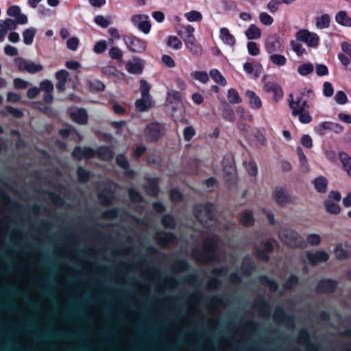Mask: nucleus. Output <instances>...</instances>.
<instances>
[{"label": "nucleus", "mask_w": 351, "mask_h": 351, "mask_svg": "<svg viewBox=\"0 0 351 351\" xmlns=\"http://www.w3.org/2000/svg\"><path fill=\"white\" fill-rule=\"evenodd\" d=\"M220 237L215 234L207 237L203 243V251H195V258L200 263H218L219 256L217 254Z\"/></svg>", "instance_id": "nucleus-1"}, {"label": "nucleus", "mask_w": 351, "mask_h": 351, "mask_svg": "<svg viewBox=\"0 0 351 351\" xmlns=\"http://www.w3.org/2000/svg\"><path fill=\"white\" fill-rule=\"evenodd\" d=\"M213 210L214 205L209 202L197 205L194 208L195 218L208 230H211L217 225Z\"/></svg>", "instance_id": "nucleus-2"}, {"label": "nucleus", "mask_w": 351, "mask_h": 351, "mask_svg": "<svg viewBox=\"0 0 351 351\" xmlns=\"http://www.w3.org/2000/svg\"><path fill=\"white\" fill-rule=\"evenodd\" d=\"M289 106L291 109L292 115L298 116L299 120L302 123L307 124L312 121V117L308 112V106L305 100L302 97H297L293 100V95H289Z\"/></svg>", "instance_id": "nucleus-3"}, {"label": "nucleus", "mask_w": 351, "mask_h": 351, "mask_svg": "<svg viewBox=\"0 0 351 351\" xmlns=\"http://www.w3.org/2000/svg\"><path fill=\"white\" fill-rule=\"evenodd\" d=\"M194 28L188 25L183 27V29L178 31V34L182 38L186 47L194 56H200L202 53L201 45L196 40L194 35Z\"/></svg>", "instance_id": "nucleus-4"}, {"label": "nucleus", "mask_w": 351, "mask_h": 351, "mask_svg": "<svg viewBox=\"0 0 351 351\" xmlns=\"http://www.w3.org/2000/svg\"><path fill=\"white\" fill-rule=\"evenodd\" d=\"M165 126L158 122H152L145 127L143 136L146 141L154 142L160 138L164 134Z\"/></svg>", "instance_id": "nucleus-5"}, {"label": "nucleus", "mask_w": 351, "mask_h": 351, "mask_svg": "<svg viewBox=\"0 0 351 351\" xmlns=\"http://www.w3.org/2000/svg\"><path fill=\"white\" fill-rule=\"evenodd\" d=\"M14 62L19 71L30 74L36 73L43 69L42 64H36L31 60L21 57L16 58L14 60Z\"/></svg>", "instance_id": "nucleus-6"}, {"label": "nucleus", "mask_w": 351, "mask_h": 351, "mask_svg": "<svg viewBox=\"0 0 351 351\" xmlns=\"http://www.w3.org/2000/svg\"><path fill=\"white\" fill-rule=\"evenodd\" d=\"M295 39L298 41L305 43L308 47L311 48L317 47L319 42V37L317 34L311 32L306 29H302L297 32L295 34Z\"/></svg>", "instance_id": "nucleus-7"}, {"label": "nucleus", "mask_w": 351, "mask_h": 351, "mask_svg": "<svg viewBox=\"0 0 351 351\" xmlns=\"http://www.w3.org/2000/svg\"><path fill=\"white\" fill-rule=\"evenodd\" d=\"M274 320L279 324H285L287 328L295 327V317L292 314H287L282 307L277 306L273 313Z\"/></svg>", "instance_id": "nucleus-8"}, {"label": "nucleus", "mask_w": 351, "mask_h": 351, "mask_svg": "<svg viewBox=\"0 0 351 351\" xmlns=\"http://www.w3.org/2000/svg\"><path fill=\"white\" fill-rule=\"evenodd\" d=\"M279 234L281 240L291 247L298 246L301 241L298 232L291 229L282 230Z\"/></svg>", "instance_id": "nucleus-9"}, {"label": "nucleus", "mask_w": 351, "mask_h": 351, "mask_svg": "<svg viewBox=\"0 0 351 351\" xmlns=\"http://www.w3.org/2000/svg\"><path fill=\"white\" fill-rule=\"evenodd\" d=\"M123 40L128 48L133 52L141 53L146 49L145 43L136 36H125L123 38Z\"/></svg>", "instance_id": "nucleus-10"}, {"label": "nucleus", "mask_w": 351, "mask_h": 351, "mask_svg": "<svg viewBox=\"0 0 351 351\" xmlns=\"http://www.w3.org/2000/svg\"><path fill=\"white\" fill-rule=\"evenodd\" d=\"M95 151L90 147L80 146L75 147L72 152L73 156L78 160L83 158H91L95 156Z\"/></svg>", "instance_id": "nucleus-11"}, {"label": "nucleus", "mask_w": 351, "mask_h": 351, "mask_svg": "<svg viewBox=\"0 0 351 351\" xmlns=\"http://www.w3.org/2000/svg\"><path fill=\"white\" fill-rule=\"evenodd\" d=\"M306 258L310 265L314 266L319 263L326 262L328 258V254L324 251H317L315 252H308L306 253Z\"/></svg>", "instance_id": "nucleus-12"}, {"label": "nucleus", "mask_w": 351, "mask_h": 351, "mask_svg": "<svg viewBox=\"0 0 351 351\" xmlns=\"http://www.w3.org/2000/svg\"><path fill=\"white\" fill-rule=\"evenodd\" d=\"M337 282L332 279H323L318 282L316 291L318 293H332L337 287Z\"/></svg>", "instance_id": "nucleus-13"}, {"label": "nucleus", "mask_w": 351, "mask_h": 351, "mask_svg": "<svg viewBox=\"0 0 351 351\" xmlns=\"http://www.w3.org/2000/svg\"><path fill=\"white\" fill-rule=\"evenodd\" d=\"M158 245L162 247H166L168 245L173 243L176 241V235L172 232H163L157 235Z\"/></svg>", "instance_id": "nucleus-14"}, {"label": "nucleus", "mask_w": 351, "mask_h": 351, "mask_svg": "<svg viewBox=\"0 0 351 351\" xmlns=\"http://www.w3.org/2000/svg\"><path fill=\"white\" fill-rule=\"evenodd\" d=\"M274 247L271 243L267 241L263 245V249L257 247L256 249V256L262 261L267 262L269 259L268 253L273 251Z\"/></svg>", "instance_id": "nucleus-15"}, {"label": "nucleus", "mask_w": 351, "mask_h": 351, "mask_svg": "<svg viewBox=\"0 0 351 351\" xmlns=\"http://www.w3.org/2000/svg\"><path fill=\"white\" fill-rule=\"evenodd\" d=\"M264 90L267 93H272L274 94L273 99L278 101L283 96V92L280 86L273 82H267L264 86Z\"/></svg>", "instance_id": "nucleus-16"}, {"label": "nucleus", "mask_w": 351, "mask_h": 351, "mask_svg": "<svg viewBox=\"0 0 351 351\" xmlns=\"http://www.w3.org/2000/svg\"><path fill=\"white\" fill-rule=\"evenodd\" d=\"M69 76V72L66 70H60L56 73V78L58 83L56 86L58 92H63L65 90V84Z\"/></svg>", "instance_id": "nucleus-17"}, {"label": "nucleus", "mask_w": 351, "mask_h": 351, "mask_svg": "<svg viewBox=\"0 0 351 351\" xmlns=\"http://www.w3.org/2000/svg\"><path fill=\"white\" fill-rule=\"evenodd\" d=\"M71 119L78 124L84 125L87 123L88 114L84 109H77L71 114Z\"/></svg>", "instance_id": "nucleus-18"}, {"label": "nucleus", "mask_w": 351, "mask_h": 351, "mask_svg": "<svg viewBox=\"0 0 351 351\" xmlns=\"http://www.w3.org/2000/svg\"><path fill=\"white\" fill-rule=\"evenodd\" d=\"M275 201L280 205H285L289 202V196L281 187H277L275 189L273 193Z\"/></svg>", "instance_id": "nucleus-19"}, {"label": "nucleus", "mask_w": 351, "mask_h": 351, "mask_svg": "<svg viewBox=\"0 0 351 351\" xmlns=\"http://www.w3.org/2000/svg\"><path fill=\"white\" fill-rule=\"evenodd\" d=\"M335 21L340 25L350 27L351 18L347 14L344 10L339 11L335 15Z\"/></svg>", "instance_id": "nucleus-20"}, {"label": "nucleus", "mask_w": 351, "mask_h": 351, "mask_svg": "<svg viewBox=\"0 0 351 351\" xmlns=\"http://www.w3.org/2000/svg\"><path fill=\"white\" fill-rule=\"evenodd\" d=\"M16 27V22L13 19L7 18L5 20H0V32L3 34L6 35L9 30H15Z\"/></svg>", "instance_id": "nucleus-21"}, {"label": "nucleus", "mask_w": 351, "mask_h": 351, "mask_svg": "<svg viewBox=\"0 0 351 351\" xmlns=\"http://www.w3.org/2000/svg\"><path fill=\"white\" fill-rule=\"evenodd\" d=\"M246 96L249 99V104L252 108L259 109L262 106V102L260 97L252 90H247Z\"/></svg>", "instance_id": "nucleus-22"}, {"label": "nucleus", "mask_w": 351, "mask_h": 351, "mask_svg": "<svg viewBox=\"0 0 351 351\" xmlns=\"http://www.w3.org/2000/svg\"><path fill=\"white\" fill-rule=\"evenodd\" d=\"M152 106V98L143 97L135 101V107L140 112L148 110Z\"/></svg>", "instance_id": "nucleus-23"}, {"label": "nucleus", "mask_w": 351, "mask_h": 351, "mask_svg": "<svg viewBox=\"0 0 351 351\" xmlns=\"http://www.w3.org/2000/svg\"><path fill=\"white\" fill-rule=\"evenodd\" d=\"M219 37L226 45L234 46L235 44L234 36L230 34V31L226 27H222L220 29Z\"/></svg>", "instance_id": "nucleus-24"}, {"label": "nucleus", "mask_w": 351, "mask_h": 351, "mask_svg": "<svg viewBox=\"0 0 351 351\" xmlns=\"http://www.w3.org/2000/svg\"><path fill=\"white\" fill-rule=\"evenodd\" d=\"M245 35L249 40H256L261 38V31L254 24H251L245 32Z\"/></svg>", "instance_id": "nucleus-25"}, {"label": "nucleus", "mask_w": 351, "mask_h": 351, "mask_svg": "<svg viewBox=\"0 0 351 351\" xmlns=\"http://www.w3.org/2000/svg\"><path fill=\"white\" fill-rule=\"evenodd\" d=\"M265 49L269 53H273L280 51V45L277 39L274 36H269L265 41Z\"/></svg>", "instance_id": "nucleus-26"}, {"label": "nucleus", "mask_w": 351, "mask_h": 351, "mask_svg": "<svg viewBox=\"0 0 351 351\" xmlns=\"http://www.w3.org/2000/svg\"><path fill=\"white\" fill-rule=\"evenodd\" d=\"M95 155H97L99 159L104 160H111L113 157V153L111 149L106 146L98 148L97 151H95Z\"/></svg>", "instance_id": "nucleus-27"}, {"label": "nucleus", "mask_w": 351, "mask_h": 351, "mask_svg": "<svg viewBox=\"0 0 351 351\" xmlns=\"http://www.w3.org/2000/svg\"><path fill=\"white\" fill-rule=\"evenodd\" d=\"M97 197L100 204L104 206H110L113 199V195L106 191H99Z\"/></svg>", "instance_id": "nucleus-28"}, {"label": "nucleus", "mask_w": 351, "mask_h": 351, "mask_svg": "<svg viewBox=\"0 0 351 351\" xmlns=\"http://www.w3.org/2000/svg\"><path fill=\"white\" fill-rule=\"evenodd\" d=\"M339 160L347 174L351 177V158L345 152L339 153Z\"/></svg>", "instance_id": "nucleus-29"}, {"label": "nucleus", "mask_w": 351, "mask_h": 351, "mask_svg": "<svg viewBox=\"0 0 351 351\" xmlns=\"http://www.w3.org/2000/svg\"><path fill=\"white\" fill-rule=\"evenodd\" d=\"M44 258H44L45 261H46L45 265L46 267H47L48 268H49L51 271V274L50 277L48 278V281L51 283H53L56 281V273L60 269V265L59 263L56 262L54 263H55V265L56 266V269H53V267H49V263H51L52 262L50 257L48 255H45Z\"/></svg>", "instance_id": "nucleus-30"}, {"label": "nucleus", "mask_w": 351, "mask_h": 351, "mask_svg": "<svg viewBox=\"0 0 351 351\" xmlns=\"http://www.w3.org/2000/svg\"><path fill=\"white\" fill-rule=\"evenodd\" d=\"M330 23V17L328 14H324L321 16L317 17L315 26L317 29H324L329 27Z\"/></svg>", "instance_id": "nucleus-31"}, {"label": "nucleus", "mask_w": 351, "mask_h": 351, "mask_svg": "<svg viewBox=\"0 0 351 351\" xmlns=\"http://www.w3.org/2000/svg\"><path fill=\"white\" fill-rule=\"evenodd\" d=\"M126 69L128 72L132 74H140L143 71V67L138 59L128 62Z\"/></svg>", "instance_id": "nucleus-32"}, {"label": "nucleus", "mask_w": 351, "mask_h": 351, "mask_svg": "<svg viewBox=\"0 0 351 351\" xmlns=\"http://www.w3.org/2000/svg\"><path fill=\"white\" fill-rule=\"evenodd\" d=\"M313 184L319 193H325L327 189L328 182L325 177L319 176L313 180Z\"/></svg>", "instance_id": "nucleus-33"}, {"label": "nucleus", "mask_w": 351, "mask_h": 351, "mask_svg": "<svg viewBox=\"0 0 351 351\" xmlns=\"http://www.w3.org/2000/svg\"><path fill=\"white\" fill-rule=\"evenodd\" d=\"M35 34L36 30L33 27L25 29L23 32V43L27 45L32 44Z\"/></svg>", "instance_id": "nucleus-34"}, {"label": "nucleus", "mask_w": 351, "mask_h": 351, "mask_svg": "<svg viewBox=\"0 0 351 351\" xmlns=\"http://www.w3.org/2000/svg\"><path fill=\"white\" fill-rule=\"evenodd\" d=\"M210 77L217 83L221 86L226 85V80L221 73L216 69H211L209 72Z\"/></svg>", "instance_id": "nucleus-35"}, {"label": "nucleus", "mask_w": 351, "mask_h": 351, "mask_svg": "<svg viewBox=\"0 0 351 351\" xmlns=\"http://www.w3.org/2000/svg\"><path fill=\"white\" fill-rule=\"evenodd\" d=\"M324 205L326 211L331 214H338L340 212V206L337 202L332 201L330 199H327L324 202Z\"/></svg>", "instance_id": "nucleus-36"}, {"label": "nucleus", "mask_w": 351, "mask_h": 351, "mask_svg": "<svg viewBox=\"0 0 351 351\" xmlns=\"http://www.w3.org/2000/svg\"><path fill=\"white\" fill-rule=\"evenodd\" d=\"M161 223L165 228L170 229H174L176 226L174 217L170 214H166L162 217Z\"/></svg>", "instance_id": "nucleus-37"}, {"label": "nucleus", "mask_w": 351, "mask_h": 351, "mask_svg": "<svg viewBox=\"0 0 351 351\" xmlns=\"http://www.w3.org/2000/svg\"><path fill=\"white\" fill-rule=\"evenodd\" d=\"M260 280L262 284L267 285L269 289L272 291H276L278 289L277 282L274 279L269 278L267 276H261Z\"/></svg>", "instance_id": "nucleus-38"}, {"label": "nucleus", "mask_w": 351, "mask_h": 351, "mask_svg": "<svg viewBox=\"0 0 351 351\" xmlns=\"http://www.w3.org/2000/svg\"><path fill=\"white\" fill-rule=\"evenodd\" d=\"M191 75L194 80L202 84H206L209 81V75L206 71H193Z\"/></svg>", "instance_id": "nucleus-39"}, {"label": "nucleus", "mask_w": 351, "mask_h": 351, "mask_svg": "<svg viewBox=\"0 0 351 351\" xmlns=\"http://www.w3.org/2000/svg\"><path fill=\"white\" fill-rule=\"evenodd\" d=\"M167 101L169 104H176L181 101V94L180 92L175 90H171L168 91L167 95Z\"/></svg>", "instance_id": "nucleus-40"}, {"label": "nucleus", "mask_w": 351, "mask_h": 351, "mask_svg": "<svg viewBox=\"0 0 351 351\" xmlns=\"http://www.w3.org/2000/svg\"><path fill=\"white\" fill-rule=\"evenodd\" d=\"M78 180L82 183H86L88 181L90 172L82 167H79L77 170Z\"/></svg>", "instance_id": "nucleus-41"}, {"label": "nucleus", "mask_w": 351, "mask_h": 351, "mask_svg": "<svg viewBox=\"0 0 351 351\" xmlns=\"http://www.w3.org/2000/svg\"><path fill=\"white\" fill-rule=\"evenodd\" d=\"M184 16L189 22H199L202 20V14L197 10L186 12Z\"/></svg>", "instance_id": "nucleus-42"}, {"label": "nucleus", "mask_w": 351, "mask_h": 351, "mask_svg": "<svg viewBox=\"0 0 351 351\" xmlns=\"http://www.w3.org/2000/svg\"><path fill=\"white\" fill-rule=\"evenodd\" d=\"M228 99L232 104H240L242 101L241 97L237 90L234 88H230L228 90Z\"/></svg>", "instance_id": "nucleus-43"}, {"label": "nucleus", "mask_w": 351, "mask_h": 351, "mask_svg": "<svg viewBox=\"0 0 351 351\" xmlns=\"http://www.w3.org/2000/svg\"><path fill=\"white\" fill-rule=\"evenodd\" d=\"M313 71V66L311 63H305L298 67V73L302 76H306Z\"/></svg>", "instance_id": "nucleus-44"}, {"label": "nucleus", "mask_w": 351, "mask_h": 351, "mask_svg": "<svg viewBox=\"0 0 351 351\" xmlns=\"http://www.w3.org/2000/svg\"><path fill=\"white\" fill-rule=\"evenodd\" d=\"M269 60L276 65L284 66L287 63V58L280 54H271L269 56Z\"/></svg>", "instance_id": "nucleus-45"}, {"label": "nucleus", "mask_w": 351, "mask_h": 351, "mask_svg": "<svg viewBox=\"0 0 351 351\" xmlns=\"http://www.w3.org/2000/svg\"><path fill=\"white\" fill-rule=\"evenodd\" d=\"M150 90L149 84L144 80L140 81V90L143 97L152 98L149 92Z\"/></svg>", "instance_id": "nucleus-46"}, {"label": "nucleus", "mask_w": 351, "mask_h": 351, "mask_svg": "<svg viewBox=\"0 0 351 351\" xmlns=\"http://www.w3.org/2000/svg\"><path fill=\"white\" fill-rule=\"evenodd\" d=\"M49 197L54 205L58 207H63L65 205L64 199L56 193H50Z\"/></svg>", "instance_id": "nucleus-47"}, {"label": "nucleus", "mask_w": 351, "mask_h": 351, "mask_svg": "<svg viewBox=\"0 0 351 351\" xmlns=\"http://www.w3.org/2000/svg\"><path fill=\"white\" fill-rule=\"evenodd\" d=\"M253 221V215L250 210H246L241 217V222L244 226H249Z\"/></svg>", "instance_id": "nucleus-48"}, {"label": "nucleus", "mask_w": 351, "mask_h": 351, "mask_svg": "<svg viewBox=\"0 0 351 351\" xmlns=\"http://www.w3.org/2000/svg\"><path fill=\"white\" fill-rule=\"evenodd\" d=\"M167 46L174 49H179L182 47V43L177 36H170L167 41Z\"/></svg>", "instance_id": "nucleus-49"}, {"label": "nucleus", "mask_w": 351, "mask_h": 351, "mask_svg": "<svg viewBox=\"0 0 351 351\" xmlns=\"http://www.w3.org/2000/svg\"><path fill=\"white\" fill-rule=\"evenodd\" d=\"M331 123L332 122L329 121L322 122L317 127H316V132L321 136H324L326 134V130L331 131Z\"/></svg>", "instance_id": "nucleus-50"}, {"label": "nucleus", "mask_w": 351, "mask_h": 351, "mask_svg": "<svg viewBox=\"0 0 351 351\" xmlns=\"http://www.w3.org/2000/svg\"><path fill=\"white\" fill-rule=\"evenodd\" d=\"M221 285V281L217 277L210 278L207 284L209 290H218Z\"/></svg>", "instance_id": "nucleus-51"}, {"label": "nucleus", "mask_w": 351, "mask_h": 351, "mask_svg": "<svg viewBox=\"0 0 351 351\" xmlns=\"http://www.w3.org/2000/svg\"><path fill=\"white\" fill-rule=\"evenodd\" d=\"M298 282V278L295 275H291L284 284V287L287 289L291 290L295 288Z\"/></svg>", "instance_id": "nucleus-52"}, {"label": "nucleus", "mask_w": 351, "mask_h": 351, "mask_svg": "<svg viewBox=\"0 0 351 351\" xmlns=\"http://www.w3.org/2000/svg\"><path fill=\"white\" fill-rule=\"evenodd\" d=\"M116 162L123 169H128L130 167L129 162L123 154H119L116 158Z\"/></svg>", "instance_id": "nucleus-53"}, {"label": "nucleus", "mask_w": 351, "mask_h": 351, "mask_svg": "<svg viewBox=\"0 0 351 351\" xmlns=\"http://www.w3.org/2000/svg\"><path fill=\"white\" fill-rule=\"evenodd\" d=\"M94 21L97 25L103 28H106L112 22L101 15L96 16Z\"/></svg>", "instance_id": "nucleus-54"}, {"label": "nucleus", "mask_w": 351, "mask_h": 351, "mask_svg": "<svg viewBox=\"0 0 351 351\" xmlns=\"http://www.w3.org/2000/svg\"><path fill=\"white\" fill-rule=\"evenodd\" d=\"M296 152H297V154L299 157V161H300V164L301 167H303L304 169L307 171L308 170L307 159H306L302 149L300 147H297Z\"/></svg>", "instance_id": "nucleus-55"}, {"label": "nucleus", "mask_w": 351, "mask_h": 351, "mask_svg": "<svg viewBox=\"0 0 351 351\" xmlns=\"http://www.w3.org/2000/svg\"><path fill=\"white\" fill-rule=\"evenodd\" d=\"M119 215V209L117 208H114L112 209H109L105 210L102 213V216L107 219H114L117 218Z\"/></svg>", "instance_id": "nucleus-56"}, {"label": "nucleus", "mask_w": 351, "mask_h": 351, "mask_svg": "<svg viewBox=\"0 0 351 351\" xmlns=\"http://www.w3.org/2000/svg\"><path fill=\"white\" fill-rule=\"evenodd\" d=\"M307 243L312 246H317L321 242L319 235L317 234H310L306 238Z\"/></svg>", "instance_id": "nucleus-57"}, {"label": "nucleus", "mask_w": 351, "mask_h": 351, "mask_svg": "<svg viewBox=\"0 0 351 351\" xmlns=\"http://www.w3.org/2000/svg\"><path fill=\"white\" fill-rule=\"evenodd\" d=\"M5 110L6 114H11L14 118H21L23 117V112L21 110L14 108L10 106H5Z\"/></svg>", "instance_id": "nucleus-58"}, {"label": "nucleus", "mask_w": 351, "mask_h": 351, "mask_svg": "<svg viewBox=\"0 0 351 351\" xmlns=\"http://www.w3.org/2000/svg\"><path fill=\"white\" fill-rule=\"evenodd\" d=\"M311 341V336L308 330L306 329H302L299 332V341L306 345Z\"/></svg>", "instance_id": "nucleus-59"}, {"label": "nucleus", "mask_w": 351, "mask_h": 351, "mask_svg": "<svg viewBox=\"0 0 351 351\" xmlns=\"http://www.w3.org/2000/svg\"><path fill=\"white\" fill-rule=\"evenodd\" d=\"M128 195L131 200L134 202H141L143 200L141 195L134 189H130Z\"/></svg>", "instance_id": "nucleus-60"}, {"label": "nucleus", "mask_w": 351, "mask_h": 351, "mask_svg": "<svg viewBox=\"0 0 351 351\" xmlns=\"http://www.w3.org/2000/svg\"><path fill=\"white\" fill-rule=\"evenodd\" d=\"M335 100L337 104L343 105L347 103L348 97L343 91L339 90L335 96Z\"/></svg>", "instance_id": "nucleus-61"}, {"label": "nucleus", "mask_w": 351, "mask_h": 351, "mask_svg": "<svg viewBox=\"0 0 351 351\" xmlns=\"http://www.w3.org/2000/svg\"><path fill=\"white\" fill-rule=\"evenodd\" d=\"M40 91L43 90L45 93H51L53 90V84L48 80L43 81L40 84Z\"/></svg>", "instance_id": "nucleus-62"}, {"label": "nucleus", "mask_w": 351, "mask_h": 351, "mask_svg": "<svg viewBox=\"0 0 351 351\" xmlns=\"http://www.w3.org/2000/svg\"><path fill=\"white\" fill-rule=\"evenodd\" d=\"M195 134V129L192 126L186 127L183 131L184 138L186 141H190Z\"/></svg>", "instance_id": "nucleus-63"}, {"label": "nucleus", "mask_w": 351, "mask_h": 351, "mask_svg": "<svg viewBox=\"0 0 351 351\" xmlns=\"http://www.w3.org/2000/svg\"><path fill=\"white\" fill-rule=\"evenodd\" d=\"M259 19L261 22L265 25H270L273 23V18L267 12H261L259 14Z\"/></svg>", "instance_id": "nucleus-64"}]
</instances>
